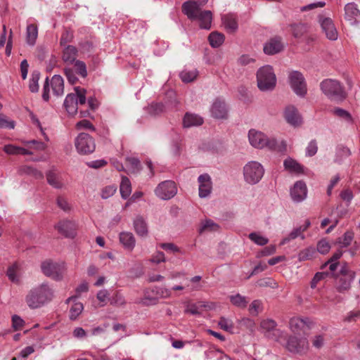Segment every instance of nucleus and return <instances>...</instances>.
I'll list each match as a JSON object with an SVG mask.
<instances>
[{
	"label": "nucleus",
	"mask_w": 360,
	"mask_h": 360,
	"mask_svg": "<svg viewBox=\"0 0 360 360\" xmlns=\"http://www.w3.org/2000/svg\"><path fill=\"white\" fill-rule=\"evenodd\" d=\"M53 297V289L48 283H43L28 292L25 302L30 309H38L50 302Z\"/></svg>",
	"instance_id": "1"
},
{
	"label": "nucleus",
	"mask_w": 360,
	"mask_h": 360,
	"mask_svg": "<svg viewBox=\"0 0 360 360\" xmlns=\"http://www.w3.org/2000/svg\"><path fill=\"white\" fill-rule=\"evenodd\" d=\"M197 2L188 1L182 4V12L191 20H198L201 29L211 28L212 14L210 11H201Z\"/></svg>",
	"instance_id": "2"
},
{
	"label": "nucleus",
	"mask_w": 360,
	"mask_h": 360,
	"mask_svg": "<svg viewBox=\"0 0 360 360\" xmlns=\"http://www.w3.org/2000/svg\"><path fill=\"white\" fill-rule=\"evenodd\" d=\"M249 142L256 148H267L270 150L283 153L286 150V144L282 141L278 142L274 138H268L264 134L255 129H250L248 132Z\"/></svg>",
	"instance_id": "3"
},
{
	"label": "nucleus",
	"mask_w": 360,
	"mask_h": 360,
	"mask_svg": "<svg viewBox=\"0 0 360 360\" xmlns=\"http://www.w3.org/2000/svg\"><path fill=\"white\" fill-rule=\"evenodd\" d=\"M322 92L331 101H342L347 94L340 82L333 79H326L320 83Z\"/></svg>",
	"instance_id": "4"
},
{
	"label": "nucleus",
	"mask_w": 360,
	"mask_h": 360,
	"mask_svg": "<svg viewBox=\"0 0 360 360\" xmlns=\"http://www.w3.org/2000/svg\"><path fill=\"white\" fill-rule=\"evenodd\" d=\"M257 86L262 91H272L276 84V77L272 66L266 65L257 72Z\"/></svg>",
	"instance_id": "5"
},
{
	"label": "nucleus",
	"mask_w": 360,
	"mask_h": 360,
	"mask_svg": "<svg viewBox=\"0 0 360 360\" xmlns=\"http://www.w3.org/2000/svg\"><path fill=\"white\" fill-rule=\"evenodd\" d=\"M264 174V167L257 161H250L243 167L244 180L248 184L255 185L258 184Z\"/></svg>",
	"instance_id": "6"
},
{
	"label": "nucleus",
	"mask_w": 360,
	"mask_h": 360,
	"mask_svg": "<svg viewBox=\"0 0 360 360\" xmlns=\"http://www.w3.org/2000/svg\"><path fill=\"white\" fill-rule=\"evenodd\" d=\"M356 276L355 271L351 270L347 262L342 263L339 273L335 275L336 279V288L338 292H342L348 290Z\"/></svg>",
	"instance_id": "7"
},
{
	"label": "nucleus",
	"mask_w": 360,
	"mask_h": 360,
	"mask_svg": "<svg viewBox=\"0 0 360 360\" xmlns=\"http://www.w3.org/2000/svg\"><path fill=\"white\" fill-rule=\"evenodd\" d=\"M75 146L77 153L80 155L92 153L96 148L94 138L86 133H79L75 139Z\"/></svg>",
	"instance_id": "8"
},
{
	"label": "nucleus",
	"mask_w": 360,
	"mask_h": 360,
	"mask_svg": "<svg viewBox=\"0 0 360 360\" xmlns=\"http://www.w3.org/2000/svg\"><path fill=\"white\" fill-rule=\"evenodd\" d=\"M41 269L43 274L56 281H60L63 278L65 271L64 263L53 262L51 260H46L41 263Z\"/></svg>",
	"instance_id": "9"
},
{
	"label": "nucleus",
	"mask_w": 360,
	"mask_h": 360,
	"mask_svg": "<svg viewBox=\"0 0 360 360\" xmlns=\"http://www.w3.org/2000/svg\"><path fill=\"white\" fill-rule=\"evenodd\" d=\"M288 79L290 85L295 94L301 98L304 97L307 90V84L303 75L299 71L292 70L289 72Z\"/></svg>",
	"instance_id": "10"
},
{
	"label": "nucleus",
	"mask_w": 360,
	"mask_h": 360,
	"mask_svg": "<svg viewBox=\"0 0 360 360\" xmlns=\"http://www.w3.org/2000/svg\"><path fill=\"white\" fill-rule=\"evenodd\" d=\"M177 187L174 181L166 180L160 183L155 189V194L161 200H167L176 195Z\"/></svg>",
	"instance_id": "11"
},
{
	"label": "nucleus",
	"mask_w": 360,
	"mask_h": 360,
	"mask_svg": "<svg viewBox=\"0 0 360 360\" xmlns=\"http://www.w3.org/2000/svg\"><path fill=\"white\" fill-rule=\"evenodd\" d=\"M277 323L273 319H265L262 321L260 327L264 335L269 339L278 341L283 337V331L276 328Z\"/></svg>",
	"instance_id": "12"
},
{
	"label": "nucleus",
	"mask_w": 360,
	"mask_h": 360,
	"mask_svg": "<svg viewBox=\"0 0 360 360\" xmlns=\"http://www.w3.org/2000/svg\"><path fill=\"white\" fill-rule=\"evenodd\" d=\"M309 347L308 340L306 338L290 336L287 340L286 348L292 353L305 352Z\"/></svg>",
	"instance_id": "13"
},
{
	"label": "nucleus",
	"mask_w": 360,
	"mask_h": 360,
	"mask_svg": "<svg viewBox=\"0 0 360 360\" xmlns=\"http://www.w3.org/2000/svg\"><path fill=\"white\" fill-rule=\"evenodd\" d=\"M290 195L293 202H301L307 196V188L304 181H297L290 189Z\"/></svg>",
	"instance_id": "14"
},
{
	"label": "nucleus",
	"mask_w": 360,
	"mask_h": 360,
	"mask_svg": "<svg viewBox=\"0 0 360 360\" xmlns=\"http://www.w3.org/2000/svg\"><path fill=\"white\" fill-rule=\"evenodd\" d=\"M319 22L328 39L334 41L338 39V32L331 18L319 15Z\"/></svg>",
	"instance_id": "15"
},
{
	"label": "nucleus",
	"mask_w": 360,
	"mask_h": 360,
	"mask_svg": "<svg viewBox=\"0 0 360 360\" xmlns=\"http://www.w3.org/2000/svg\"><path fill=\"white\" fill-rule=\"evenodd\" d=\"M284 48L282 37L275 36L264 44L263 50L266 55H275L283 51Z\"/></svg>",
	"instance_id": "16"
},
{
	"label": "nucleus",
	"mask_w": 360,
	"mask_h": 360,
	"mask_svg": "<svg viewBox=\"0 0 360 360\" xmlns=\"http://www.w3.org/2000/svg\"><path fill=\"white\" fill-rule=\"evenodd\" d=\"M210 112L215 119H226L228 109L225 101L219 98H216L211 105Z\"/></svg>",
	"instance_id": "17"
},
{
	"label": "nucleus",
	"mask_w": 360,
	"mask_h": 360,
	"mask_svg": "<svg viewBox=\"0 0 360 360\" xmlns=\"http://www.w3.org/2000/svg\"><path fill=\"white\" fill-rule=\"evenodd\" d=\"M55 228L65 237L74 238L76 235L77 224L74 221H60L55 226Z\"/></svg>",
	"instance_id": "18"
},
{
	"label": "nucleus",
	"mask_w": 360,
	"mask_h": 360,
	"mask_svg": "<svg viewBox=\"0 0 360 360\" xmlns=\"http://www.w3.org/2000/svg\"><path fill=\"white\" fill-rule=\"evenodd\" d=\"M284 117L286 122L293 127H297L302 122V116L294 105H288L284 110Z\"/></svg>",
	"instance_id": "19"
},
{
	"label": "nucleus",
	"mask_w": 360,
	"mask_h": 360,
	"mask_svg": "<svg viewBox=\"0 0 360 360\" xmlns=\"http://www.w3.org/2000/svg\"><path fill=\"white\" fill-rule=\"evenodd\" d=\"M199 183V196L201 198H207L212 191V181L209 174H202L198 178Z\"/></svg>",
	"instance_id": "20"
},
{
	"label": "nucleus",
	"mask_w": 360,
	"mask_h": 360,
	"mask_svg": "<svg viewBox=\"0 0 360 360\" xmlns=\"http://www.w3.org/2000/svg\"><path fill=\"white\" fill-rule=\"evenodd\" d=\"M345 19L352 25L360 22V11L355 3H348L345 6Z\"/></svg>",
	"instance_id": "21"
},
{
	"label": "nucleus",
	"mask_w": 360,
	"mask_h": 360,
	"mask_svg": "<svg viewBox=\"0 0 360 360\" xmlns=\"http://www.w3.org/2000/svg\"><path fill=\"white\" fill-rule=\"evenodd\" d=\"M311 323L312 322L309 318L300 319L293 317L289 321V327L292 333H300L305 327L309 329Z\"/></svg>",
	"instance_id": "22"
},
{
	"label": "nucleus",
	"mask_w": 360,
	"mask_h": 360,
	"mask_svg": "<svg viewBox=\"0 0 360 360\" xmlns=\"http://www.w3.org/2000/svg\"><path fill=\"white\" fill-rule=\"evenodd\" d=\"M291 32L292 36L297 39L306 37L307 41H309L313 40L312 37H307V32L309 31V26L306 23L299 22L293 23L290 25Z\"/></svg>",
	"instance_id": "23"
},
{
	"label": "nucleus",
	"mask_w": 360,
	"mask_h": 360,
	"mask_svg": "<svg viewBox=\"0 0 360 360\" xmlns=\"http://www.w3.org/2000/svg\"><path fill=\"white\" fill-rule=\"evenodd\" d=\"M133 226L136 233L140 237H146L148 234V226L143 217L137 215L133 220Z\"/></svg>",
	"instance_id": "24"
},
{
	"label": "nucleus",
	"mask_w": 360,
	"mask_h": 360,
	"mask_svg": "<svg viewBox=\"0 0 360 360\" xmlns=\"http://www.w3.org/2000/svg\"><path fill=\"white\" fill-rule=\"evenodd\" d=\"M202 123V117L193 113L186 112L183 119V126L185 128L200 126Z\"/></svg>",
	"instance_id": "25"
},
{
	"label": "nucleus",
	"mask_w": 360,
	"mask_h": 360,
	"mask_svg": "<svg viewBox=\"0 0 360 360\" xmlns=\"http://www.w3.org/2000/svg\"><path fill=\"white\" fill-rule=\"evenodd\" d=\"M120 242L124 249L131 251L136 244V240L132 233L124 231L120 233Z\"/></svg>",
	"instance_id": "26"
},
{
	"label": "nucleus",
	"mask_w": 360,
	"mask_h": 360,
	"mask_svg": "<svg viewBox=\"0 0 360 360\" xmlns=\"http://www.w3.org/2000/svg\"><path fill=\"white\" fill-rule=\"evenodd\" d=\"M66 111L70 115H75L77 112V96L73 94H68L63 103Z\"/></svg>",
	"instance_id": "27"
},
{
	"label": "nucleus",
	"mask_w": 360,
	"mask_h": 360,
	"mask_svg": "<svg viewBox=\"0 0 360 360\" xmlns=\"http://www.w3.org/2000/svg\"><path fill=\"white\" fill-rule=\"evenodd\" d=\"M78 51L74 46H66L64 47L62 54V59L64 63L73 64L77 60Z\"/></svg>",
	"instance_id": "28"
},
{
	"label": "nucleus",
	"mask_w": 360,
	"mask_h": 360,
	"mask_svg": "<svg viewBox=\"0 0 360 360\" xmlns=\"http://www.w3.org/2000/svg\"><path fill=\"white\" fill-rule=\"evenodd\" d=\"M51 85L54 95L58 96L63 94L64 81L60 75H53L51 81Z\"/></svg>",
	"instance_id": "29"
},
{
	"label": "nucleus",
	"mask_w": 360,
	"mask_h": 360,
	"mask_svg": "<svg viewBox=\"0 0 360 360\" xmlns=\"http://www.w3.org/2000/svg\"><path fill=\"white\" fill-rule=\"evenodd\" d=\"M38 37V27L36 25L29 24L26 28V42L29 46H33L36 44Z\"/></svg>",
	"instance_id": "30"
},
{
	"label": "nucleus",
	"mask_w": 360,
	"mask_h": 360,
	"mask_svg": "<svg viewBox=\"0 0 360 360\" xmlns=\"http://www.w3.org/2000/svg\"><path fill=\"white\" fill-rule=\"evenodd\" d=\"M283 166L290 173L300 174L303 172V167L291 158H288L284 160Z\"/></svg>",
	"instance_id": "31"
},
{
	"label": "nucleus",
	"mask_w": 360,
	"mask_h": 360,
	"mask_svg": "<svg viewBox=\"0 0 360 360\" xmlns=\"http://www.w3.org/2000/svg\"><path fill=\"white\" fill-rule=\"evenodd\" d=\"M120 191L123 199H128L131 193V185L127 176H122L120 186Z\"/></svg>",
	"instance_id": "32"
},
{
	"label": "nucleus",
	"mask_w": 360,
	"mask_h": 360,
	"mask_svg": "<svg viewBox=\"0 0 360 360\" xmlns=\"http://www.w3.org/2000/svg\"><path fill=\"white\" fill-rule=\"evenodd\" d=\"M222 21L226 29L229 31L233 32L238 29V22L233 15L229 14L223 16Z\"/></svg>",
	"instance_id": "33"
},
{
	"label": "nucleus",
	"mask_w": 360,
	"mask_h": 360,
	"mask_svg": "<svg viewBox=\"0 0 360 360\" xmlns=\"http://www.w3.org/2000/svg\"><path fill=\"white\" fill-rule=\"evenodd\" d=\"M210 44L213 48L219 47L224 41V35L217 32H212L208 37Z\"/></svg>",
	"instance_id": "34"
},
{
	"label": "nucleus",
	"mask_w": 360,
	"mask_h": 360,
	"mask_svg": "<svg viewBox=\"0 0 360 360\" xmlns=\"http://www.w3.org/2000/svg\"><path fill=\"white\" fill-rule=\"evenodd\" d=\"M46 180L48 184L55 188H61L63 186L59 176L53 171L46 173Z\"/></svg>",
	"instance_id": "35"
},
{
	"label": "nucleus",
	"mask_w": 360,
	"mask_h": 360,
	"mask_svg": "<svg viewBox=\"0 0 360 360\" xmlns=\"http://www.w3.org/2000/svg\"><path fill=\"white\" fill-rule=\"evenodd\" d=\"M169 105H165L162 103H153L148 107V112L152 115H158L166 110Z\"/></svg>",
	"instance_id": "36"
},
{
	"label": "nucleus",
	"mask_w": 360,
	"mask_h": 360,
	"mask_svg": "<svg viewBox=\"0 0 360 360\" xmlns=\"http://www.w3.org/2000/svg\"><path fill=\"white\" fill-rule=\"evenodd\" d=\"M20 172L22 174L32 176L37 179H43L44 177V175L41 172L31 166H22L20 167Z\"/></svg>",
	"instance_id": "37"
},
{
	"label": "nucleus",
	"mask_w": 360,
	"mask_h": 360,
	"mask_svg": "<svg viewBox=\"0 0 360 360\" xmlns=\"http://www.w3.org/2000/svg\"><path fill=\"white\" fill-rule=\"evenodd\" d=\"M40 73L39 71H33L29 82V89L32 93H37L39 91V80Z\"/></svg>",
	"instance_id": "38"
},
{
	"label": "nucleus",
	"mask_w": 360,
	"mask_h": 360,
	"mask_svg": "<svg viewBox=\"0 0 360 360\" xmlns=\"http://www.w3.org/2000/svg\"><path fill=\"white\" fill-rule=\"evenodd\" d=\"M83 309V304L82 302L76 301L70 307L69 315L70 319L72 321L76 320L79 316V314L82 312Z\"/></svg>",
	"instance_id": "39"
},
{
	"label": "nucleus",
	"mask_w": 360,
	"mask_h": 360,
	"mask_svg": "<svg viewBox=\"0 0 360 360\" xmlns=\"http://www.w3.org/2000/svg\"><path fill=\"white\" fill-rule=\"evenodd\" d=\"M249 239L257 245L264 246L269 243L266 237L262 236L257 232H252L248 236Z\"/></svg>",
	"instance_id": "40"
},
{
	"label": "nucleus",
	"mask_w": 360,
	"mask_h": 360,
	"mask_svg": "<svg viewBox=\"0 0 360 360\" xmlns=\"http://www.w3.org/2000/svg\"><path fill=\"white\" fill-rule=\"evenodd\" d=\"M351 155L350 150L347 147L341 146L337 149L335 162L340 164L344 159Z\"/></svg>",
	"instance_id": "41"
},
{
	"label": "nucleus",
	"mask_w": 360,
	"mask_h": 360,
	"mask_svg": "<svg viewBox=\"0 0 360 360\" xmlns=\"http://www.w3.org/2000/svg\"><path fill=\"white\" fill-rule=\"evenodd\" d=\"M230 301L234 306L239 308H245L248 304L246 297L239 293L230 296Z\"/></svg>",
	"instance_id": "42"
},
{
	"label": "nucleus",
	"mask_w": 360,
	"mask_h": 360,
	"mask_svg": "<svg viewBox=\"0 0 360 360\" xmlns=\"http://www.w3.org/2000/svg\"><path fill=\"white\" fill-rule=\"evenodd\" d=\"M75 72H77L82 78H85L87 76L86 65L84 62L77 60L74 63Z\"/></svg>",
	"instance_id": "43"
},
{
	"label": "nucleus",
	"mask_w": 360,
	"mask_h": 360,
	"mask_svg": "<svg viewBox=\"0 0 360 360\" xmlns=\"http://www.w3.org/2000/svg\"><path fill=\"white\" fill-rule=\"evenodd\" d=\"M316 254V250L314 248L309 247L302 251H300L298 254V259L299 261H305L311 259L314 255Z\"/></svg>",
	"instance_id": "44"
},
{
	"label": "nucleus",
	"mask_w": 360,
	"mask_h": 360,
	"mask_svg": "<svg viewBox=\"0 0 360 360\" xmlns=\"http://www.w3.org/2000/svg\"><path fill=\"white\" fill-rule=\"evenodd\" d=\"M198 75V71L196 70L187 71H182L179 76L181 80L185 83H188L193 82Z\"/></svg>",
	"instance_id": "45"
},
{
	"label": "nucleus",
	"mask_w": 360,
	"mask_h": 360,
	"mask_svg": "<svg viewBox=\"0 0 360 360\" xmlns=\"http://www.w3.org/2000/svg\"><path fill=\"white\" fill-rule=\"evenodd\" d=\"M127 162L130 166V170L133 173H137L141 169L139 160L134 157H128L126 158Z\"/></svg>",
	"instance_id": "46"
},
{
	"label": "nucleus",
	"mask_w": 360,
	"mask_h": 360,
	"mask_svg": "<svg viewBox=\"0 0 360 360\" xmlns=\"http://www.w3.org/2000/svg\"><path fill=\"white\" fill-rule=\"evenodd\" d=\"M354 238V234L352 232L347 231L344 233L342 238H339L338 243L340 245L341 248H346L349 246Z\"/></svg>",
	"instance_id": "47"
},
{
	"label": "nucleus",
	"mask_w": 360,
	"mask_h": 360,
	"mask_svg": "<svg viewBox=\"0 0 360 360\" xmlns=\"http://www.w3.org/2000/svg\"><path fill=\"white\" fill-rule=\"evenodd\" d=\"M75 95L77 96V104L84 105L86 103V92L84 89L79 86L75 87Z\"/></svg>",
	"instance_id": "48"
},
{
	"label": "nucleus",
	"mask_w": 360,
	"mask_h": 360,
	"mask_svg": "<svg viewBox=\"0 0 360 360\" xmlns=\"http://www.w3.org/2000/svg\"><path fill=\"white\" fill-rule=\"evenodd\" d=\"M219 229L218 224L214 222L212 219H206L202 224L201 227L200 228V233L205 230L210 231H217Z\"/></svg>",
	"instance_id": "49"
},
{
	"label": "nucleus",
	"mask_w": 360,
	"mask_h": 360,
	"mask_svg": "<svg viewBox=\"0 0 360 360\" xmlns=\"http://www.w3.org/2000/svg\"><path fill=\"white\" fill-rule=\"evenodd\" d=\"M218 324L220 328L225 331L230 332L233 328V321L231 319H226L225 317H221Z\"/></svg>",
	"instance_id": "50"
},
{
	"label": "nucleus",
	"mask_w": 360,
	"mask_h": 360,
	"mask_svg": "<svg viewBox=\"0 0 360 360\" xmlns=\"http://www.w3.org/2000/svg\"><path fill=\"white\" fill-rule=\"evenodd\" d=\"M18 266L16 264H13L9 266L7 269L6 275L9 280L13 283H18L19 278L17 275Z\"/></svg>",
	"instance_id": "51"
},
{
	"label": "nucleus",
	"mask_w": 360,
	"mask_h": 360,
	"mask_svg": "<svg viewBox=\"0 0 360 360\" xmlns=\"http://www.w3.org/2000/svg\"><path fill=\"white\" fill-rule=\"evenodd\" d=\"M64 74L67 77L68 82L71 84H75L77 82L78 78L76 76L75 72L72 68H65Z\"/></svg>",
	"instance_id": "52"
},
{
	"label": "nucleus",
	"mask_w": 360,
	"mask_h": 360,
	"mask_svg": "<svg viewBox=\"0 0 360 360\" xmlns=\"http://www.w3.org/2000/svg\"><path fill=\"white\" fill-rule=\"evenodd\" d=\"M117 191L115 185H109L104 187L101 191V198L103 199H108L112 196Z\"/></svg>",
	"instance_id": "53"
},
{
	"label": "nucleus",
	"mask_w": 360,
	"mask_h": 360,
	"mask_svg": "<svg viewBox=\"0 0 360 360\" xmlns=\"http://www.w3.org/2000/svg\"><path fill=\"white\" fill-rule=\"evenodd\" d=\"M73 34L72 32L66 30L64 32L60 39V44L61 46L65 47L68 45V43L71 42L73 39Z\"/></svg>",
	"instance_id": "54"
},
{
	"label": "nucleus",
	"mask_w": 360,
	"mask_h": 360,
	"mask_svg": "<svg viewBox=\"0 0 360 360\" xmlns=\"http://www.w3.org/2000/svg\"><path fill=\"white\" fill-rule=\"evenodd\" d=\"M56 203L59 208L65 212H68L71 210V206L67 200L63 196H58L56 199Z\"/></svg>",
	"instance_id": "55"
},
{
	"label": "nucleus",
	"mask_w": 360,
	"mask_h": 360,
	"mask_svg": "<svg viewBox=\"0 0 360 360\" xmlns=\"http://www.w3.org/2000/svg\"><path fill=\"white\" fill-rule=\"evenodd\" d=\"M317 150L318 146L316 140H311L306 148V156L312 157L316 155Z\"/></svg>",
	"instance_id": "56"
},
{
	"label": "nucleus",
	"mask_w": 360,
	"mask_h": 360,
	"mask_svg": "<svg viewBox=\"0 0 360 360\" xmlns=\"http://www.w3.org/2000/svg\"><path fill=\"white\" fill-rule=\"evenodd\" d=\"M329 275V273L328 272H317L314 278H312L310 286L311 288H315L316 287V285L319 281L325 279Z\"/></svg>",
	"instance_id": "57"
},
{
	"label": "nucleus",
	"mask_w": 360,
	"mask_h": 360,
	"mask_svg": "<svg viewBox=\"0 0 360 360\" xmlns=\"http://www.w3.org/2000/svg\"><path fill=\"white\" fill-rule=\"evenodd\" d=\"M330 245L328 242L325 240H320L317 244V251L321 254H326L329 252Z\"/></svg>",
	"instance_id": "58"
},
{
	"label": "nucleus",
	"mask_w": 360,
	"mask_h": 360,
	"mask_svg": "<svg viewBox=\"0 0 360 360\" xmlns=\"http://www.w3.org/2000/svg\"><path fill=\"white\" fill-rule=\"evenodd\" d=\"M126 302L124 297L119 292L115 293L110 298V304L117 306H122L125 304Z\"/></svg>",
	"instance_id": "59"
},
{
	"label": "nucleus",
	"mask_w": 360,
	"mask_h": 360,
	"mask_svg": "<svg viewBox=\"0 0 360 360\" xmlns=\"http://www.w3.org/2000/svg\"><path fill=\"white\" fill-rule=\"evenodd\" d=\"M334 113L339 117H341L347 122H350L352 120V117L349 112L342 108H335Z\"/></svg>",
	"instance_id": "60"
},
{
	"label": "nucleus",
	"mask_w": 360,
	"mask_h": 360,
	"mask_svg": "<svg viewBox=\"0 0 360 360\" xmlns=\"http://www.w3.org/2000/svg\"><path fill=\"white\" fill-rule=\"evenodd\" d=\"M76 127L78 129H89L92 131H96V128L94 127V126L91 123L90 121H89L87 120H82L78 122L76 124Z\"/></svg>",
	"instance_id": "61"
},
{
	"label": "nucleus",
	"mask_w": 360,
	"mask_h": 360,
	"mask_svg": "<svg viewBox=\"0 0 360 360\" xmlns=\"http://www.w3.org/2000/svg\"><path fill=\"white\" fill-rule=\"evenodd\" d=\"M136 302L145 306L155 305L158 303V299L154 297L145 295L140 301Z\"/></svg>",
	"instance_id": "62"
},
{
	"label": "nucleus",
	"mask_w": 360,
	"mask_h": 360,
	"mask_svg": "<svg viewBox=\"0 0 360 360\" xmlns=\"http://www.w3.org/2000/svg\"><path fill=\"white\" fill-rule=\"evenodd\" d=\"M15 127V122L6 120V117L0 115V128L13 129Z\"/></svg>",
	"instance_id": "63"
},
{
	"label": "nucleus",
	"mask_w": 360,
	"mask_h": 360,
	"mask_svg": "<svg viewBox=\"0 0 360 360\" xmlns=\"http://www.w3.org/2000/svg\"><path fill=\"white\" fill-rule=\"evenodd\" d=\"M160 247L162 249H163L166 251H168V252H180L179 248L176 245H174V243H160Z\"/></svg>",
	"instance_id": "64"
}]
</instances>
